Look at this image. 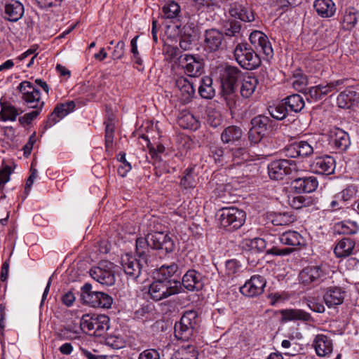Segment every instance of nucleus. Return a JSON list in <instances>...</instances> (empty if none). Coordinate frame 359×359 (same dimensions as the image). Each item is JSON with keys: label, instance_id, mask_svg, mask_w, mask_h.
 Segmentation results:
<instances>
[{"label": "nucleus", "instance_id": "f257e3e1", "mask_svg": "<svg viewBox=\"0 0 359 359\" xmlns=\"http://www.w3.org/2000/svg\"><path fill=\"white\" fill-rule=\"evenodd\" d=\"M219 79L222 86V95L229 109L236 107L237 83L241 81L243 73L237 67L225 65L219 67Z\"/></svg>", "mask_w": 359, "mask_h": 359}, {"label": "nucleus", "instance_id": "f03ea898", "mask_svg": "<svg viewBox=\"0 0 359 359\" xmlns=\"http://www.w3.org/2000/svg\"><path fill=\"white\" fill-rule=\"evenodd\" d=\"M251 128L248 132V140L252 144H256L276 128V123L269 116L257 115L250 121Z\"/></svg>", "mask_w": 359, "mask_h": 359}, {"label": "nucleus", "instance_id": "7ed1b4c3", "mask_svg": "<svg viewBox=\"0 0 359 359\" xmlns=\"http://www.w3.org/2000/svg\"><path fill=\"white\" fill-rule=\"evenodd\" d=\"M233 53L236 62L243 69L253 70L261 65L260 53L247 43L237 44Z\"/></svg>", "mask_w": 359, "mask_h": 359}, {"label": "nucleus", "instance_id": "20e7f679", "mask_svg": "<svg viewBox=\"0 0 359 359\" xmlns=\"http://www.w3.org/2000/svg\"><path fill=\"white\" fill-rule=\"evenodd\" d=\"M81 299L84 304L94 308L109 309L113 303L112 297L107 293L93 290L90 283H85L81 289Z\"/></svg>", "mask_w": 359, "mask_h": 359}, {"label": "nucleus", "instance_id": "39448f33", "mask_svg": "<svg viewBox=\"0 0 359 359\" xmlns=\"http://www.w3.org/2000/svg\"><path fill=\"white\" fill-rule=\"evenodd\" d=\"M198 313L194 310L186 311L180 321L175 325V336L177 339L189 341L194 336L197 326Z\"/></svg>", "mask_w": 359, "mask_h": 359}, {"label": "nucleus", "instance_id": "423d86ee", "mask_svg": "<svg viewBox=\"0 0 359 359\" xmlns=\"http://www.w3.org/2000/svg\"><path fill=\"white\" fill-rule=\"evenodd\" d=\"M180 292L181 282L163 280L158 276L149 288V294L154 301H160Z\"/></svg>", "mask_w": 359, "mask_h": 359}, {"label": "nucleus", "instance_id": "0eeeda50", "mask_svg": "<svg viewBox=\"0 0 359 359\" xmlns=\"http://www.w3.org/2000/svg\"><path fill=\"white\" fill-rule=\"evenodd\" d=\"M220 212V223L228 231H234L241 228L246 219L245 212L236 207L223 208Z\"/></svg>", "mask_w": 359, "mask_h": 359}, {"label": "nucleus", "instance_id": "6e6552de", "mask_svg": "<svg viewBox=\"0 0 359 359\" xmlns=\"http://www.w3.org/2000/svg\"><path fill=\"white\" fill-rule=\"evenodd\" d=\"M21 93V98L24 103L32 109H41L44 107V102L41 99L40 91L28 81H22L17 88Z\"/></svg>", "mask_w": 359, "mask_h": 359}, {"label": "nucleus", "instance_id": "1a4fd4ad", "mask_svg": "<svg viewBox=\"0 0 359 359\" xmlns=\"http://www.w3.org/2000/svg\"><path fill=\"white\" fill-rule=\"evenodd\" d=\"M81 326L90 332V334L101 337L109 328V318L106 315H86L82 318Z\"/></svg>", "mask_w": 359, "mask_h": 359}, {"label": "nucleus", "instance_id": "9d476101", "mask_svg": "<svg viewBox=\"0 0 359 359\" xmlns=\"http://www.w3.org/2000/svg\"><path fill=\"white\" fill-rule=\"evenodd\" d=\"M297 170V163L293 160L279 159L271 162L268 165L269 176L275 180H283Z\"/></svg>", "mask_w": 359, "mask_h": 359}, {"label": "nucleus", "instance_id": "9b49d317", "mask_svg": "<svg viewBox=\"0 0 359 359\" xmlns=\"http://www.w3.org/2000/svg\"><path fill=\"white\" fill-rule=\"evenodd\" d=\"M299 278L303 285L315 287L327 278V274L321 266H309L300 271Z\"/></svg>", "mask_w": 359, "mask_h": 359}, {"label": "nucleus", "instance_id": "f8f14e48", "mask_svg": "<svg viewBox=\"0 0 359 359\" xmlns=\"http://www.w3.org/2000/svg\"><path fill=\"white\" fill-rule=\"evenodd\" d=\"M112 267V263L106 261L101 262L99 266L90 270V275L101 285L111 286L115 283V276Z\"/></svg>", "mask_w": 359, "mask_h": 359}, {"label": "nucleus", "instance_id": "ddd939ff", "mask_svg": "<svg viewBox=\"0 0 359 359\" xmlns=\"http://www.w3.org/2000/svg\"><path fill=\"white\" fill-rule=\"evenodd\" d=\"M250 43L255 50L263 53L264 59L269 60L273 56V50L266 34L260 31H253L249 36Z\"/></svg>", "mask_w": 359, "mask_h": 359}, {"label": "nucleus", "instance_id": "4468645a", "mask_svg": "<svg viewBox=\"0 0 359 359\" xmlns=\"http://www.w3.org/2000/svg\"><path fill=\"white\" fill-rule=\"evenodd\" d=\"M121 264L123 271L128 277L131 280L136 281L140 278L142 269L145 266L149 265L142 262L141 259H137L128 255L122 257Z\"/></svg>", "mask_w": 359, "mask_h": 359}, {"label": "nucleus", "instance_id": "2eb2a0df", "mask_svg": "<svg viewBox=\"0 0 359 359\" xmlns=\"http://www.w3.org/2000/svg\"><path fill=\"white\" fill-rule=\"evenodd\" d=\"M266 284V279L263 276L255 275L240 287V292L246 297H257L263 293Z\"/></svg>", "mask_w": 359, "mask_h": 359}, {"label": "nucleus", "instance_id": "dca6fc26", "mask_svg": "<svg viewBox=\"0 0 359 359\" xmlns=\"http://www.w3.org/2000/svg\"><path fill=\"white\" fill-rule=\"evenodd\" d=\"M224 34L217 29H206L203 34V46L209 52H216L222 48Z\"/></svg>", "mask_w": 359, "mask_h": 359}, {"label": "nucleus", "instance_id": "f3484780", "mask_svg": "<svg viewBox=\"0 0 359 359\" xmlns=\"http://www.w3.org/2000/svg\"><path fill=\"white\" fill-rule=\"evenodd\" d=\"M229 15L241 21L250 22L255 20V15L245 0H239L231 4Z\"/></svg>", "mask_w": 359, "mask_h": 359}, {"label": "nucleus", "instance_id": "a211bd4d", "mask_svg": "<svg viewBox=\"0 0 359 359\" xmlns=\"http://www.w3.org/2000/svg\"><path fill=\"white\" fill-rule=\"evenodd\" d=\"M184 69L185 73L191 77H196L202 72L203 62L199 57L192 55L184 54L180 58V65Z\"/></svg>", "mask_w": 359, "mask_h": 359}, {"label": "nucleus", "instance_id": "6ab92c4d", "mask_svg": "<svg viewBox=\"0 0 359 359\" xmlns=\"http://www.w3.org/2000/svg\"><path fill=\"white\" fill-rule=\"evenodd\" d=\"M310 167L316 174L329 175L334 171L335 161L332 156L328 155L318 156L312 161Z\"/></svg>", "mask_w": 359, "mask_h": 359}, {"label": "nucleus", "instance_id": "aec40b11", "mask_svg": "<svg viewBox=\"0 0 359 359\" xmlns=\"http://www.w3.org/2000/svg\"><path fill=\"white\" fill-rule=\"evenodd\" d=\"M75 107L74 101L57 104L46 121L45 129L50 128L68 114L73 111Z\"/></svg>", "mask_w": 359, "mask_h": 359}, {"label": "nucleus", "instance_id": "412c9836", "mask_svg": "<svg viewBox=\"0 0 359 359\" xmlns=\"http://www.w3.org/2000/svg\"><path fill=\"white\" fill-rule=\"evenodd\" d=\"M203 276L194 269L188 270L182 277L181 285L190 291L200 290L204 286Z\"/></svg>", "mask_w": 359, "mask_h": 359}, {"label": "nucleus", "instance_id": "4be33fe9", "mask_svg": "<svg viewBox=\"0 0 359 359\" xmlns=\"http://www.w3.org/2000/svg\"><path fill=\"white\" fill-rule=\"evenodd\" d=\"M175 86L180 91L179 97L183 104L190 102L195 95L194 83L188 79L181 76L175 81Z\"/></svg>", "mask_w": 359, "mask_h": 359}, {"label": "nucleus", "instance_id": "5701e85b", "mask_svg": "<svg viewBox=\"0 0 359 359\" xmlns=\"http://www.w3.org/2000/svg\"><path fill=\"white\" fill-rule=\"evenodd\" d=\"M182 268L183 266L180 261L171 263L169 265H163L158 269L157 276L163 280L180 282V280L172 279V278H179L182 273Z\"/></svg>", "mask_w": 359, "mask_h": 359}, {"label": "nucleus", "instance_id": "b1692460", "mask_svg": "<svg viewBox=\"0 0 359 359\" xmlns=\"http://www.w3.org/2000/svg\"><path fill=\"white\" fill-rule=\"evenodd\" d=\"M243 130L236 126H229L221 133V140L224 144L238 146L242 141Z\"/></svg>", "mask_w": 359, "mask_h": 359}, {"label": "nucleus", "instance_id": "393cba45", "mask_svg": "<svg viewBox=\"0 0 359 359\" xmlns=\"http://www.w3.org/2000/svg\"><path fill=\"white\" fill-rule=\"evenodd\" d=\"M291 186L297 193H311L317 189L318 182L317 179L313 176L299 177L294 180Z\"/></svg>", "mask_w": 359, "mask_h": 359}, {"label": "nucleus", "instance_id": "a878e982", "mask_svg": "<svg viewBox=\"0 0 359 359\" xmlns=\"http://www.w3.org/2000/svg\"><path fill=\"white\" fill-rule=\"evenodd\" d=\"M344 294L341 287H330L325 292L323 299L327 307L334 308L344 302Z\"/></svg>", "mask_w": 359, "mask_h": 359}, {"label": "nucleus", "instance_id": "bb28decb", "mask_svg": "<svg viewBox=\"0 0 359 359\" xmlns=\"http://www.w3.org/2000/svg\"><path fill=\"white\" fill-rule=\"evenodd\" d=\"M313 8L317 14L323 18L333 17L337 11L336 4L332 0H315Z\"/></svg>", "mask_w": 359, "mask_h": 359}, {"label": "nucleus", "instance_id": "cd10ccee", "mask_svg": "<svg viewBox=\"0 0 359 359\" xmlns=\"http://www.w3.org/2000/svg\"><path fill=\"white\" fill-rule=\"evenodd\" d=\"M355 242L350 238H344L336 244L334 252L337 257L344 258L354 253Z\"/></svg>", "mask_w": 359, "mask_h": 359}, {"label": "nucleus", "instance_id": "c85d7f7f", "mask_svg": "<svg viewBox=\"0 0 359 359\" xmlns=\"http://www.w3.org/2000/svg\"><path fill=\"white\" fill-rule=\"evenodd\" d=\"M6 18L10 21L16 22L20 20L24 13L23 5L15 0H8L5 4Z\"/></svg>", "mask_w": 359, "mask_h": 359}, {"label": "nucleus", "instance_id": "c756f323", "mask_svg": "<svg viewBox=\"0 0 359 359\" xmlns=\"http://www.w3.org/2000/svg\"><path fill=\"white\" fill-rule=\"evenodd\" d=\"M283 318L287 321L301 320L306 323H313L314 320L309 313L302 309H290L280 311Z\"/></svg>", "mask_w": 359, "mask_h": 359}, {"label": "nucleus", "instance_id": "7c9ffc66", "mask_svg": "<svg viewBox=\"0 0 359 359\" xmlns=\"http://www.w3.org/2000/svg\"><path fill=\"white\" fill-rule=\"evenodd\" d=\"M162 16L172 22H179L181 18L180 6L175 1H168L162 7Z\"/></svg>", "mask_w": 359, "mask_h": 359}, {"label": "nucleus", "instance_id": "2f4dec72", "mask_svg": "<svg viewBox=\"0 0 359 359\" xmlns=\"http://www.w3.org/2000/svg\"><path fill=\"white\" fill-rule=\"evenodd\" d=\"M330 137L334 147L341 151L346 150L351 144L348 134L342 129L334 128Z\"/></svg>", "mask_w": 359, "mask_h": 359}, {"label": "nucleus", "instance_id": "473e14b6", "mask_svg": "<svg viewBox=\"0 0 359 359\" xmlns=\"http://www.w3.org/2000/svg\"><path fill=\"white\" fill-rule=\"evenodd\" d=\"M313 346L319 356H325L332 351V340L324 334H318L315 337Z\"/></svg>", "mask_w": 359, "mask_h": 359}, {"label": "nucleus", "instance_id": "72a5a7b5", "mask_svg": "<svg viewBox=\"0 0 359 359\" xmlns=\"http://www.w3.org/2000/svg\"><path fill=\"white\" fill-rule=\"evenodd\" d=\"M149 247L150 243L147 236H146V238L140 237L137 238L135 254L137 257L141 259V261L146 264H149L151 262V250H149Z\"/></svg>", "mask_w": 359, "mask_h": 359}, {"label": "nucleus", "instance_id": "f704fd0d", "mask_svg": "<svg viewBox=\"0 0 359 359\" xmlns=\"http://www.w3.org/2000/svg\"><path fill=\"white\" fill-rule=\"evenodd\" d=\"M241 81L242 82L240 88L241 95L245 99L250 97L259 83L258 79L255 76H248L245 78L243 77Z\"/></svg>", "mask_w": 359, "mask_h": 359}, {"label": "nucleus", "instance_id": "c9c22d12", "mask_svg": "<svg viewBox=\"0 0 359 359\" xmlns=\"http://www.w3.org/2000/svg\"><path fill=\"white\" fill-rule=\"evenodd\" d=\"M283 103L287 107L289 112L299 113L305 106L303 97L299 94L290 95L283 100Z\"/></svg>", "mask_w": 359, "mask_h": 359}, {"label": "nucleus", "instance_id": "e433bc0d", "mask_svg": "<svg viewBox=\"0 0 359 359\" xmlns=\"http://www.w3.org/2000/svg\"><path fill=\"white\" fill-rule=\"evenodd\" d=\"M248 157L247 149L241 147V144L234 147L229 146L228 163L233 162L236 164H240L243 160H247Z\"/></svg>", "mask_w": 359, "mask_h": 359}, {"label": "nucleus", "instance_id": "4c0bfd02", "mask_svg": "<svg viewBox=\"0 0 359 359\" xmlns=\"http://www.w3.org/2000/svg\"><path fill=\"white\" fill-rule=\"evenodd\" d=\"M357 93L351 89H346L337 97V104L342 109H350L354 104Z\"/></svg>", "mask_w": 359, "mask_h": 359}, {"label": "nucleus", "instance_id": "58836bf2", "mask_svg": "<svg viewBox=\"0 0 359 359\" xmlns=\"http://www.w3.org/2000/svg\"><path fill=\"white\" fill-rule=\"evenodd\" d=\"M359 11L353 7H348L346 9L342 20L344 29L346 30H351L353 29L358 22V18Z\"/></svg>", "mask_w": 359, "mask_h": 359}, {"label": "nucleus", "instance_id": "ea45409f", "mask_svg": "<svg viewBox=\"0 0 359 359\" xmlns=\"http://www.w3.org/2000/svg\"><path fill=\"white\" fill-rule=\"evenodd\" d=\"M198 93L204 99H212L215 94L212 87V79L210 76H204L201 80Z\"/></svg>", "mask_w": 359, "mask_h": 359}, {"label": "nucleus", "instance_id": "a19ab883", "mask_svg": "<svg viewBox=\"0 0 359 359\" xmlns=\"http://www.w3.org/2000/svg\"><path fill=\"white\" fill-rule=\"evenodd\" d=\"M170 359H198V353L193 345L182 346L170 357Z\"/></svg>", "mask_w": 359, "mask_h": 359}, {"label": "nucleus", "instance_id": "79ce46f5", "mask_svg": "<svg viewBox=\"0 0 359 359\" xmlns=\"http://www.w3.org/2000/svg\"><path fill=\"white\" fill-rule=\"evenodd\" d=\"M18 115V110L13 105L7 102H1L0 118L1 121H14L16 120Z\"/></svg>", "mask_w": 359, "mask_h": 359}, {"label": "nucleus", "instance_id": "37998d69", "mask_svg": "<svg viewBox=\"0 0 359 359\" xmlns=\"http://www.w3.org/2000/svg\"><path fill=\"white\" fill-rule=\"evenodd\" d=\"M280 241L284 245L295 247L302 245L303 238L297 231H287L280 236Z\"/></svg>", "mask_w": 359, "mask_h": 359}, {"label": "nucleus", "instance_id": "c03bdc74", "mask_svg": "<svg viewBox=\"0 0 359 359\" xmlns=\"http://www.w3.org/2000/svg\"><path fill=\"white\" fill-rule=\"evenodd\" d=\"M197 184L196 175L194 168H188L183 172L180 185L185 189H193Z\"/></svg>", "mask_w": 359, "mask_h": 359}, {"label": "nucleus", "instance_id": "a18cd8bd", "mask_svg": "<svg viewBox=\"0 0 359 359\" xmlns=\"http://www.w3.org/2000/svg\"><path fill=\"white\" fill-rule=\"evenodd\" d=\"M292 84L296 90L302 92L306 90V87L308 85L307 76L302 70H296L293 74Z\"/></svg>", "mask_w": 359, "mask_h": 359}, {"label": "nucleus", "instance_id": "49530a36", "mask_svg": "<svg viewBox=\"0 0 359 359\" xmlns=\"http://www.w3.org/2000/svg\"><path fill=\"white\" fill-rule=\"evenodd\" d=\"M210 151L217 162L228 163L229 146L223 147L218 144L210 146Z\"/></svg>", "mask_w": 359, "mask_h": 359}, {"label": "nucleus", "instance_id": "de8ad7c7", "mask_svg": "<svg viewBox=\"0 0 359 359\" xmlns=\"http://www.w3.org/2000/svg\"><path fill=\"white\" fill-rule=\"evenodd\" d=\"M299 154L302 157H307L313 154L317 149V143L314 141H299L297 142Z\"/></svg>", "mask_w": 359, "mask_h": 359}, {"label": "nucleus", "instance_id": "09e8293b", "mask_svg": "<svg viewBox=\"0 0 359 359\" xmlns=\"http://www.w3.org/2000/svg\"><path fill=\"white\" fill-rule=\"evenodd\" d=\"M167 233L162 231H154L149 233L147 236L150 243V248L154 250H159L161 248V243H163Z\"/></svg>", "mask_w": 359, "mask_h": 359}, {"label": "nucleus", "instance_id": "8fccbe9b", "mask_svg": "<svg viewBox=\"0 0 359 359\" xmlns=\"http://www.w3.org/2000/svg\"><path fill=\"white\" fill-rule=\"evenodd\" d=\"M268 110L270 115L277 120L284 119L289 114L287 107L283 103V101L277 105L270 106Z\"/></svg>", "mask_w": 359, "mask_h": 359}, {"label": "nucleus", "instance_id": "3c124183", "mask_svg": "<svg viewBox=\"0 0 359 359\" xmlns=\"http://www.w3.org/2000/svg\"><path fill=\"white\" fill-rule=\"evenodd\" d=\"M271 216V223L276 226L287 225L293 222L292 216L287 212L276 213Z\"/></svg>", "mask_w": 359, "mask_h": 359}, {"label": "nucleus", "instance_id": "603ef678", "mask_svg": "<svg viewBox=\"0 0 359 359\" xmlns=\"http://www.w3.org/2000/svg\"><path fill=\"white\" fill-rule=\"evenodd\" d=\"M340 232L344 234H355L359 231V226L356 222L346 220L339 224Z\"/></svg>", "mask_w": 359, "mask_h": 359}, {"label": "nucleus", "instance_id": "864d4df0", "mask_svg": "<svg viewBox=\"0 0 359 359\" xmlns=\"http://www.w3.org/2000/svg\"><path fill=\"white\" fill-rule=\"evenodd\" d=\"M241 29V23L235 20H231L224 26V34L228 36H235L239 34Z\"/></svg>", "mask_w": 359, "mask_h": 359}, {"label": "nucleus", "instance_id": "5fc2aeb1", "mask_svg": "<svg viewBox=\"0 0 359 359\" xmlns=\"http://www.w3.org/2000/svg\"><path fill=\"white\" fill-rule=\"evenodd\" d=\"M345 79H339L334 81H331L326 85L320 84V92L323 97L327 95L329 93L332 91H337V87L344 83Z\"/></svg>", "mask_w": 359, "mask_h": 359}, {"label": "nucleus", "instance_id": "6e6d98bb", "mask_svg": "<svg viewBox=\"0 0 359 359\" xmlns=\"http://www.w3.org/2000/svg\"><path fill=\"white\" fill-rule=\"evenodd\" d=\"M137 38H138V36H136L130 41L131 53L133 55V59L135 60V63L138 65V67H137V69L139 71H143L144 70L143 61L141 59V57H140V54L137 50Z\"/></svg>", "mask_w": 359, "mask_h": 359}, {"label": "nucleus", "instance_id": "4d7b16f0", "mask_svg": "<svg viewBox=\"0 0 359 359\" xmlns=\"http://www.w3.org/2000/svg\"><path fill=\"white\" fill-rule=\"evenodd\" d=\"M41 110V109H34V111L19 117L18 121L22 126L29 125L40 114Z\"/></svg>", "mask_w": 359, "mask_h": 359}, {"label": "nucleus", "instance_id": "13d9d810", "mask_svg": "<svg viewBox=\"0 0 359 359\" xmlns=\"http://www.w3.org/2000/svg\"><path fill=\"white\" fill-rule=\"evenodd\" d=\"M309 203V200L306 199L302 196H294L291 198H289V204L294 209H301L302 208L308 205Z\"/></svg>", "mask_w": 359, "mask_h": 359}, {"label": "nucleus", "instance_id": "bf43d9fd", "mask_svg": "<svg viewBox=\"0 0 359 359\" xmlns=\"http://www.w3.org/2000/svg\"><path fill=\"white\" fill-rule=\"evenodd\" d=\"M182 30L183 34H182L179 45L182 50H187L190 49L191 46L192 36L191 34L187 32L186 27H184Z\"/></svg>", "mask_w": 359, "mask_h": 359}, {"label": "nucleus", "instance_id": "052dcab7", "mask_svg": "<svg viewBox=\"0 0 359 359\" xmlns=\"http://www.w3.org/2000/svg\"><path fill=\"white\" fill-rule=\"evenodd\" d=\"M250 246L252 250L262 252L266 248V242L264 238H255L250 241Z\"/></svg>", "mask_w": 359, "mask_h": 359}, {"label": "nucleus", "instance_id": "680f3d73", "mask_svg": "<svg viewBox=\"0 0 359 359\" xmlns=\"http://www.w3.org/2000/svg\"><path fill=\"white\" fill-rule=\"evenodd\" d=\"M114 127L112 123H106L105 144L107 148H109L112 146L114 140Z\"/></svg>", "mask_w": 359, "mask_h": 359}, {"label": "nucleus", "instance_id": "e2e57ef3", "mask_svg": "<svg viewBox=\"0 0 359 359\" xmlns=\"http://www.w3.org/2000/svg\"><path fill=\"white\" fill-rule=\"evenodd\" d=\"M138 359H161V355L156 349L149 348L140 353Z\"/></svg>", "mask_w": 359, "mask_h": 359}, {"label": "nucleus", "instance_id": "0e129e2a", "mask_svg": "<svg viewBox=\"0 0 359 359\" xmlns=\"http://www.w3.org/2000/svg\"><path fill=\"white\" fill-rule=\"evenodd\" d=\"M11 173V169L8 165H6L0 170V191L4 188L5 184L9 181Z\"/></svg>", "mask_w": 359, "mask_h": 359}, {"label": "nucleus", "instance_id": "69168bd1", "mask_svg": "<svg viewBox=\"0 0 359 359\" xmlns=\"http://www.w3.org/2000/svg\"><path fill=\"white\" fill-rule=\"evenodd\" d=\"M285 156L288 158H296L299 157V150L297 142L287 146L284 149Z\"/></svg>", "mask_w": 359, "mask_h": 359}, {"label": "nucleus", "instance_id": "338daca9", "mask_svg": "<svg viewBox=\"0 0 359 359\" xmlns=\"http://www.w3.org/2000/svg\"><path fill=\"white\" fill-rule=\"evenodd\" d=\"M293 251L292 248H278L277 247H273L266 251L267 255H272L276 256H285L290 254Z\"/></svg>", "mask_w": 359, "mask_h": 359}, {"label": "nucleus", "instance_id": "774afa93", "mask_svg": "<svg viewBox=\"0 0 359 359\" xmlns=\"http://www.w3.org/2000/svg\"><path fill=\"white\" fill-rule=\"evenodd\" d=\"M125 53V43L123 41H118L115 46L114 50L112 53V59L113 60H119L121 59Z\"/></svg>", "mask_w": 359, "mask_h": 359}]
</instances>
